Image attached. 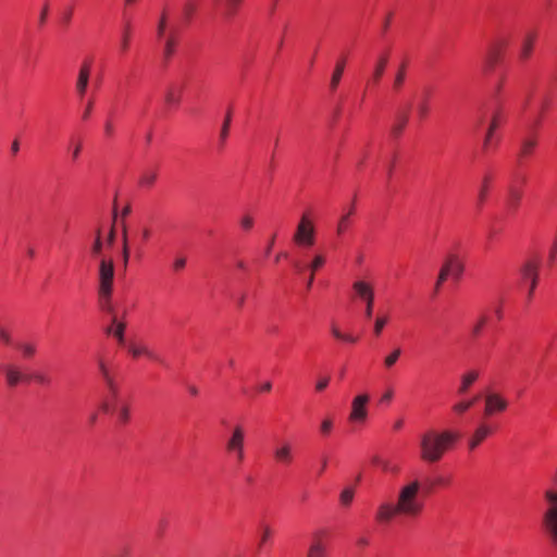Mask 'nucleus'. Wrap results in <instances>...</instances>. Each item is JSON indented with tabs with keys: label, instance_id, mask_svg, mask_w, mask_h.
<instances>
[{
	"label": "nucleus",
	"instance_id": "12",
	"mask_svg": "<svg viewBox=\"0 0 557 557\" xmlns=\"http://www.w3.org/2000/svg\"><path fill=\"white\" fill-rule=\"evenodd\" d=\"M508 407V401L499 394L493 393L485 396V409L486 416H492L495 412L505 411Z\"/></svg>",
	"mask_w": 557,
	"mask_h": 557
},
{
	"label": "nucleus",
	"instance_id": "15",
	"mask_svg": "<svg viewBox=\"0 0 557 557\" xmlns=\"http://www.w3.org/2000/svg\"><path fill=\"white\" fill-rule=\"evenodd\" d=\"M98 370L109 393L111 394L112 397H115L117 395V385L114 381L111 370L109 369L103 359H99Z\"/></svg>",
	"mask_w": 557,
	"mask_h": 557
},
{
	"label": "nucleus",
	"instance_id": "39",
	"mask_svg": "<svg viewBox=\"0 0 557 557\" xmlns=\"http://www.w3.org/2000/svg\"><path fill=\"white\" fill-rule=\"evenodd\" d=\"M129 37H131V28L129 25H126L120 40V50L122 53H125L129 47Z\"/></svg>",
	"mask_w": 557,
	"mask_h": 557
},
{
	"label": "nucleus",
	"instance_id": "52",
	"mask_svg": "<svg viewBox=\"0 0 557 557\" xmlns=\"http://www.w3.org/2000/svg\"><path fill=\"white\" fill-rule=\"evenodd\" d=\"M417 112H418V115H419L420 119H425L428 116V114H429V106H428V102L425 100L418 103Z\"/></svg>",
	"mask_w": 557,
	"mask_h": 557
},
{
	"label": "nucleus",
	"instance_id": "59",
	"mask_svg": "<svg viewBox=\"0 0 557 557\" xmlns=\"http://www.w3.org/2000/svg\"><path fill=\"white\" fill-rule=\"evenodd\" d=\"M329 383H330V377L329 376H322V377H320L318 380V382L315 384V389L318 392H322V391H324L327 387Z\"/></svg>",
	"mask_w": 557,
	"mask_h": 557
},
{
	"label": "nucleus",
	"instance_id": "60",
	"mask_svg": "<svg viewBox=\"0 0 557 557\" xmlns=\"http://www.w3.org/2000/svg\"><path fill=\"white\" fill-rule=\"evenodd\" d=\"M253 225V219L250 216V215H245L240 220V226L246 230V231H249Z\"/></svg>",
	"mask_w": 557,
	"mask_h": 557
},
{
	"label": "nucleus",
	"instance_id": "43",
	"mask_svg": "<svg viewBox=\"0 0 557 557\" xmlns=\"http://www.w3.org/2000/svg\"><path fill=\"white\" fill-rule=\"evenodd\" d=\"M196 3L194 0H186L183 4V15L188 21L196 11Z\"/></svg>",
	"mask_w": 557,
	"mask_h": 557
},
{
	"label": "nucleus",
	"instance_id": "47",
	"mask_svg": "<svg viewBox=\"0 0 557 557\" xmlns=\"http://www.w3.org/2000/svg\"><path fill=\"white\" fill-rule=\"evenodd\" d=\"M486 322H487L486 315L480 317L472 327V334L474 336H479L481 334L484 325L486 324Z\"/></svg>",
	"mask_w": 557,
	"mask_h": 557
},
{
	"label": "nucleus",
	"instance_id": "29",
	"mask_svg": "<svg viewBox=\"0 0 557 557\" xmlns=\"http://www.w3.org/2000/svg\"><path fill=\"white\" fill-rule=\"evenodd\" d=\"M98 296L100 308L103 311L109 312L112 317L113 314H116L111 302L112 293H103L102 290H98Z\"/></svg>",
	"mask_w": 557,
	"mask_h": 557
},
{
	"label": "nucleus",
	"instance_id": "48",
	"mask_svg": "<svg viewBox=\"0 0 557 557\" xmlns=\"http://www.w3.org/2000/svg\"><path fill=\"white\" fill-rule=\"evenodd\" d=\"M230 124H231V115L227 114L224 120V123L222 125L221 132H220V139H221L222 144L226 140V138L228 136Z\"/></svg>",
	"mask_w": 557,
	"mask_h": 557
},
{
	"label": "nucleus",
	"instance_id": "22",
	"mask_svg": "<svg viewBox=\"0 0 557 557\" xmlns=\"http://www.w3.org/2000/svg\"><path fill=\"white\" fill-rule=\"evenodd\" d=\"M491 433L492 429L487 424H480L469 440V448H476Z\"/></svg>",
	"mask_w": 557,
	"mask_h": 557
},
{
	"label": "nucleus",
	"instance_id": "56",
	"mask_svg": "<svg viewBox=\"0 0 557 557\" xmlns=\"http://www.w3.org/2000/svg\"><path fill=\"white\" fill-rule=\"evenodd\" d=\"M240 2H242V0H226L225 1L226 13L228 15L234 14Z\"/></svg>",
	"mask_w": 557,
	"mask_h": 557
},
{
	"label": "nucleus",
	"instance_id": "40",
	"mask_svg": "<svg viewBox=\"0 0 557 557\" xmlns=\"http://www.w3.org/2000/svg\"><path fill=\"white\" fill-rule=\"evenodd\" d=\"M536 146V139L532 137L524 138L521 144V153L528 156Z\"/></svg>",
	"mask_w": 557,
	"mask_h": 557
},
{
	"label": "nucleus",
	"instance_id": "55",
	"mask_svg": "<svg viewBox=\"0 0 557 557\" xmlns=\"http://www.w3.org/2000/svg\"><path fill=\"white\" fill-rule=\"evenodd\" d=\"M0 342L5 345H10L12 342L10 332L2 325H0Z\"/></svg>",
	"mask_w": 557,
	"mask_h": 557
},
{
	"label": "nucleus",
	"instance_id": "57",
	"mask_svg": "<svg viewBox=\"0 0 557 557\" xmlns=\"http://www.w3.org/2000/svg\"><path fill=\"white\" fill-rule=\"evenodd\" d=\"M364 317L366 319H372L373 317V307H374V299L364 300Z\"/></svg>",
	"mask_w": 557,
	"mask_h": 557
},
{
	"label": "nucleus",
	"instance_id": "19",
	"mask_svg": "<svg viewBox=\"0 0 557 557\" xmlns=\"http://www.w3.org/2000/svg\"><path fill=\"white\" fill-rule=\"evenodd\" d=\"M112 398L115 401L112 411L116 416L117 422L120 424H126L131 418L129 406L126 403L119 400L117 395Z\"/></svg>",
	"mask_w": 557,
	"mask_h": 557
},
{
	"label": "nucleus",
	"instance_id": "58",
	"mask_svg": "<svg viewBox=\"0 0 557 557\" xmlns=\"http://www.w3.org/2000/svg\"><path fill=\"white\" fill-rule=\"evenodd\" d=\"M165 101L169 104L176 106L180 102V97L176 96L172 89H170L165 95Z\"/></svg>",
	"mask_w": 557,
	"mask_h": 557
},
{
	"label": "nucleus",
	"instance_id": "8",
	"mask_svg": "<svg viewBox=\"0 0 557 557\" xmlns=\"http://www.w3.org/2000/svg\"><path fill=\"white\" fill-rule=\"evenodd\" d=\"M91 70H92V61L91 60H84L79 64L76 79H75V94L77 98L83 101L90 82L91 76Z\"/></svg>",
	"mask_w": 557,
	"mask_h": 557
},
{
	"label": "nucleus",
	"instance_id": "5",
	"mask_svg": "<svg viewBox=\"0 0 557 557\" xmlns=\"http://www.w3.org/2000/svg\"><path fill=\"white\" fill-rule=\"evenodd\" d=\"M115 268L111 258H100L98 264V290L113 293Z\"/></svg>",
	"mask_w": 557,
	"mask_h": 557
},
{
	"label": "nucleus",
	"instance_id": "7",
	"mask_svg": "<svg viewBox=\"0 0 557 557\" xmlns=\"http://www.w3.org/2000/svg\"><path fill=\"white\" fill-rule=\"evenodd\" d=\"M540 263L534 260L525 261L520 270V285L529 286L528 297L531 298L539 281Z\"/></svg>",
	"mask_w": 557,
	"mask_h": 557
},
{
	"label": "nucleus",
	"instance_id": "54",
	"mask_svg": "<svg viewBox=\"0 0 557 557\" xmlns=\"http://www.w3.org/2000/svg\"><path fill=\"white\" fill-rule=\"evenodd\" d=\"M487 189H488L487 180L485 178L482 186L480 187L479 195H478L479 206H481L484 202L486 195H487Z\"/></svg>",
	"mask_w": 557,
	"mask_h": 557
},
{
	"label": "nucleus",
	"instance_id": "24",
	"mask_svg": "<svg viewBox=\"0 0 557 557\" xmlns=\"http://www.w3.org/2000/svg\"><path fill=\"white\" fill-rule=\"evenodd\" d=\"M324 263H325V257L322 253H315L313 256L312 261L308 264L310 274L307 280V289L311 288V286L313 284L315 271H318L320 268H322L324 265Z\"/></svg>",
	"mask_w": 557,
	"mask_h": 557
},
{
	"label": "nucleus",
	"instance_id": "10",
	"mask_svg": "<svg viewBox=\"0 0 557 557\" xmlns=\"http://www.w3.org/2000/svg\"><path fill=\"white\" fill-rule=\"evenodd\" d=\"M325 530H318L313 533L307 557H326L327 549L326 545L323 543V536H325Z\"/></svg>",
	"mask_w": 557,
	"mask_h": 557
},
{
	"label": "nucleus",
	"instance_id": "32",
	"mask_svg": "<svg viewBox=\"0 0 557 557\" xmlns=\"http://www.w3.org/2000/svg\"><path fill=\"white\" fill-rule=\"evenodd\" d=\"M355 498V488L352 486L345 487L339 494V504L347 508L351 505Z\"/></svg>",
	"mask_w": 557,
	"mask_h": 557
},
{
	"label": "nucleus",
	"instance_id": "64",
	"mask_svg": "<svg viewBox=\"0 0 557 557\" xmlns=\"http://www.w3.org/2000/svg\"><path fill=\"white\" fill-rule=\"evenodd\" d=\"M47 15H48V5H45L39 15V24L40 25H44L46 23Z\"/></svg>",
	"mask_w": 557,
	"mask_h": 557
},
{
	"label": "nucleus",
	"instance_id": "6",
	"mask_svg": "<svg viewBox=\"0 0 557 557\" xmlns=\"http://www.w3.org/2000/svg\"><path fill=\"white\" fill-rule=\"evenodd\" d=\"M370 396L367 393L356 395L350 404L348 421L352 424L361 425L368 419V404Z\"/></svg>",
	"mask_w": 557,
	"mask_h": 557
},
{
	"label": "nucleus",
	"instance_id": "4",
	"mask_svg": "<svg viewBox=\"0 0 557 557\" xmlns=\"http://www.w3.org/2000/svg\"><path fill=\"white\" fill-rule=\"evenodd\" d=\"M293 242L298 247L308 248L315 243V225L307 213H304L296 226Z\"/></svg>",
	"mask_w": 557,
	"mask_h": 557
},
{
	"label": "nucleus",
	"instance_id": "2",
	"mask_svg": "<svg viewBox=\"0 0 557 557\" xmlns=\"http://www.w3.org/2000/svg\"><path fill=\"white\" fill-rule=\"evenodd\" d=\"M420 483L411 481L404 485L398 493L396 505L400 516L417 517L423 509V502L419 497Z\"/></svg>",
	"mask_w": 557,
	"mask_h": 557
},
{
	"label": "nucleus",
	"instance_id": "3",
	"mask_svg": "<svg viewBox=\"0 0 557 557\" xmlns=\"http://www.w3.org/2000/svg\"><path fill=\"white\" fill-rule=\"evenodd\" d=\"M246 430L242 424H235L225 442V450L240 463L245 459Z\"/></svg>",
	"mask_w": 557,
	"mask_h": 557
},
{
	"label": "nucleus",
	"instance_id": "33",
	"mask_svg": "<svg viewBox=\"0 0 557 557\" xmlns=\"http://www.w3.org/2000/svg\"><path fill=\"white\" fill-rule=\"evenodd\" d=\"M406 78V63H401L395 74L394 82H393V88L394 90L398 91L404 85Z\"/></svg>",
	"mask_w": 557,
	"mask_h": 557
},
{
	"label": "nucleus",
	"instance_id": "51",
	"mask_svg": "<svg viewBox=\"0 0 557 557\" xmlns=\"http://www.w3.org/2000/svg\"><path fill=\"white\" fill-rule=\"evenodd\" d=\"M271 535H272L271 528L269 525H263L261 536H260L259 547L263 546L269 541Z\"/></svg>",
	"mask_w": 557,
	"mask_h": 557
},
{
	"label": "nucleus",
	"instance_id": "13",
	"mask_svg": "<svg viewBox=\"0 0 557 557\" xmlns=\"http://www.w3.org/2000/svg\"><path fill=\"white\" fill-rule=\"evenodd\" d=\"M126 322L117 318L116 314L111 317V323L104 330L107 335H112L120 345L125 344Z\"/></svg>",
	"mask_w": 557,
	"mask_h": 557
},
{
	"label": "nucleus",
	"instance_id": "63",
	"mask_svg": "<svg viewBox=\"0 0 557 557\" xmlns=\"http://www.w3.org/2000/svg\"><path fill=\"white\" fill-rule=\"evenodd\" d=\"M393 389H387L381 397V403H389L393 398Z\"/></svg>",
	"mask_w": 557,
	"mask_h": 557
},
{
	"label": "nucleus",
	"instance_id": "9",
	"mask_svg": "<svg viewBox=\"0 0 557 557\" xmlns=\"http://www.w3.org/2000/svg\"><path fill=\"white\" fill-rule=\"evenodd\" d=\"M396 516H400V511L396 504L382 503L375 512V521L381 524L389 523Z\"/></svg>",
	"mask_w": 557,
	"mask_h": 557
},
{
	"label": "nucleus",
	"instance_id": "25",
	"mask_svg": "<svg viewBox=\"0 0 557 557\" xmlns=\"http://www.w3.org/2000/svg\"><path fill=\"white\" fill-rule=\"evenodd\" d=\"M346 66V60L344 58L337 60L335 69L333 71L331 82H330V89L332 91H335L339 85V82L342 79L343 73L345 71Z\"/></svg>",
	"mask_w": 557,
	"mask_h": 557
},
{
	"label": "nucleus",
	"instance_id": "35",
	"mask_svg": "<svg viewBox=\"0 0 557 557\" xmlns=\"http://www.w3.org/2000/svg\"><path fill=\"white\" fill-rule=\"evenodd\" d=\"M499 125V117L497 114H495L492 119V122L488 126V129H487V133H486V136H485V139H484V148L487 149L492 143V138H493V134H494V131L498 127Z\"/></svg>",
	"mask_w": 557,
	"mask_h": 557
},
{
	"label": "nucleus",
	"instance_id": "26",
	"mask_svg": "<svg viewBox=\"0 0 557 557\" xmlns=\"http://www.w3.org/2000/svg\"><path fill=\"white\" fill-rule=\"evenodd\" d=\"M505 46H506V42H504V41H497L491 46L488 53H487V62L491 67L494 66L498 62L500 54H502V50Z\"/></svg>",
	"mask_w": 557,
	"mask_h": 557
},
{
	"label": "nucleus",
	"instance_id": "17",
	"mask_svg": "<svg viewBox=\"0 0 557 557\" xmlns=\"http://www.w3.org/2000/svg\"><path fill=\"white\" fill-rule=\"evenodd\" d=\"M444 263L450 273V277L458 281L465 271L463 262L458 258V256L449 255L445 259Z\"/></svg>",
	"mask_w": 557,
	"mask_h": 557
},
{
	"label": "nucleus",
	"instance_id": "37",
	"mask_svg": "<svg viewBox=\"0 0 557 557\" xmlns=\"http://www.w3.org/2000/svg\"><path fill=\"white\" fill-rule=\"evenodd\" d=\"M175 39L173 36H169L164 41V48H163V55L165 60H169L172 58L175 51Z\"/></svg>",
	"mask_w": 557,
	"mask_h": 557
},
{
	"label": "nucleus",
	"instance_id": "42",
	"mask_svg": "<svg viewBox=\"0 0 557 557\" xmlns=\"http://www.w3.org/2000/svg\"><path fill=\"white\" fill-rule=\"evenodd\" d=\"M18 349L25 358H32L36 354V345L32 343H22L18 345Z\"/></svg>",
	"mask_w": 557,
	"mask_h": 557
},
{
	"label": "nucleus",
	"instance_id": "61",
	"mask_svg": "<svg viewBox=\"0 0 557 557\" xmlns=\"http://www.w3.org/2000/svg\"><path fill=\"white\" fill-rule=\"evenodd\" d=\"M81 150H82V144L78 141L74 145L73 149H72V158L73 160H76L81 153Z\"/></svg>",
	"mask_w": 557,
	"mask_h": 557
},
{
	"label": "nucleus",
	"instance_id": "20",
	"mask_svg": "<svg viewBox=\"0 0 557 557\" xmlns=\"http://www.w3.org/2000/svg\"><path fill=\"white\" fill-rule=\"evenodd\" d=\"M535 40H536L535 32L529 30L525 33V35L522 39V42H521L520 54H519L521 60L525 61L531 57Z\"/></svg>",
	"mask_w": 557,
	"mask_h": 557
},
{
	"label": "nucleus",
	"instance_id": "27",
	"mask_svg": "<svg viewBox=\"0 0 557 557\" xmlns=\"http://www.w3.org/2000/svg\"><path fill=\"white\" fill-rule=\"evenodd\" d=\"M546 509L544 512H557V487L549 488L544 492Z\"/></svg>",
	"mask_w": 557,
	"mask_h": 557
},
{
	"label": "nucleus",
	"instance_id": "50",
	"mask_svg": "<svg viewBox=\"0 0 557 557\" xmlns=\"http://www.w3.org/2000/svg\"><path fill=\"white\" fill-rule=\"evenodd\" d=\"M471 408V404L470 403H466L465 400H461L457 404H455L453 406V410L458 413V414H462L465 413L466 411H468L469 409Z\"/></svg>",
	"mask_w": 557,
	"mask_h": 557
},
{
	"label": "nucleus",
	"instance_id": "53",
	"mask_svg": "<svg viewBox=\"0 0 557 557\" xmlns=\"http://www.w3.org/2000/svg\"><path fill=\"white\" fill-rule=\"evenodd\" d=\"M92 108H94V100L92 99H88L85 103V107H84V111H83V114H82V119L84 121H87L90 115H91V112H92Z\"/></svg>",
	"mask_w": 557,
	"mask_h": 557
},
{
	"label": "nucleus",
	"instance_id": "34",
	"mask_svg": "<svg viewBox=\"0 0 557 557\" xmlns=\"http://www.w3.org/2000/svg\"><path fill=\"white\" fill-rule=\"evenodd\" d=\"M7 382L10 386H15L22 379L20 371L14 367H9L5 370Z\"/></svg>",
	"mask_w": 557,
	"mask_h": 557
},
{
	"label": "nucleus",
	"instance_id": "45",
	"mask_svg": "<svg viewBox=\"0 0 557 557\" xmlns=\"http://www.w3.org/2000/svg\"><path fill=\"white\" fill-rule=\"evenodd\" d=\"M187 264V258L183 255H177L172 262V269L174 272H180L185 269Z\"/></svg>",
	"mask_w": 557,
	"mask_h": 557
},
{
	"label": "nucleus",
	"instance_id": "1",
	"mask_svg": "<svg viewBox=\"0 0 557 557\" xmlns=\"http://www.w3.org/2000/svg\"><path fill=\"white\" fill-rule=\"evenodd\" d=\"M458 436L450 431L429 430L419 436V458L429 465L440 462L454 446Z\"/></svg>",
	"mask_w": 557,
	"mask_h": 557
},
{
	"label": "nucleus",
	"instance_id": "44",
	"mask_svg": "<svg viewBox=\"0 0 557 557\" xmlns=\"http://www.w3.org/2000/svg\"><path fill=\"white\" fill-rule=\"evenodd\" d=\"M122 258L124 267L127 265L129 260V247H128V239H127V232L126 228H123V248H122Z\"/></svg>",
	"mask_w": 557,
	"mask_h": 557
},
{
	"label": "nucleus",
	"instance_id": "30",
	"mask_svg": "<svg viewBox=\"0 0 557 557\" xmlns=\"http://www.w3.org/2000/svg\"><path fill=\"white\" fill-rule=\"evenodd\" d=\"M389 321V317L386 313L376 314L373 323V334L374 336H381L384 327L387 325Z\"/></svg>",
	"mask_w": 557,
	"mask_h": 557
},
{
	"label": "nucleus",
	"instance_id": "11",
	"mask_svg": "<svg viewBox=\"0 0 557 557\" xmlns=\"http://www.w3.org/2000/svg\"><path fill=\"white\" fill-rule=\"evenodd\" d=\"M274 460L283 466H288L294 460V449L289 442H281L273 450Z\"/></svg>",
	"mask_w": 557,
	"mask_h": 557
},
{
	"label": "nucleus",
	"instance_id": "23",
	"mask_svg": "<svg viewBox=\"0 0 557 557\" xmlns=\"http://www.w3.org/2000/svg\"><path fill=\"white\" fill-rule=\"evenodd\" d=\"M103 246H104V238H103L102 230H101V227H98L95 232V239L90 247L91 257L96 258L98 260H100V258H104L102 256Z\"/></svg>",
	"mask_w": 557,
	"mask_h": 557
},
{
	"label": "nucleus",
	"instance_id": "36",
	"mask_svg": "<svg viewBox=\"0 0 557 557\" xmlns=\"http://www.w3.org/2000/svg\"><path fill=\"white\" fill-rule=\"evenodd\" d=\"M157 180V173L154 171H145L139 180V184L144 187H151Z\"/></svg>",
	"mask_w": 557,
	"mask_h": 557
},
{
	"label": "nucleus",
	"instance_id": "41",
	"mask_svg": "<svg viewBox=\"0 0 557 557\" xmlns=\"http://www.w3.org/2000/svg\"><path fill=\"white\" fill-rule=\"evenodd\" d=\"M407 122H408L407 114H403L401 116H399L397 122L392 127L393 135L398 136L405 128Z\"/></svg>",
	"mask_w": 557,
	"mask_h": 557
},
{
	"label": "nucleus",
	"instance_id": "21",
	"mask_svg": "<svg viewBox=\"0 0 557 557\" xmlns=\"http://www.w3.org/2000/svg\"><path fill=\"white\" fill-rule=\"evenodd\" d=\"M480 372L479 370L472 369L463 373L460 377V384L458 387V394H466L469 388L473 385V383L479 379Z\"/></svg>",
	"mask_w": 557,
	"mask_h": 557
},
{
	"label": "nucleus",
	"instance_id": "38",
	"mask_svg": "<svg viewBox=\"0 0 557 557\" xmlns=\"http://www.w3.org/2000/svg\"><path fill=\"white\" fill-rule=\"evenodd\" d=\"M400 355H401V349L400 348H395L392 352H389L384 358V366H385V368L391 369L397 362V360L399 359Z\"/></svg>",
	"mask_w": 557,
	"mask_h": 557
},
{
	"label": "nucleus",
	"instance_id": "28",
	"mask_svg": "<svg viewBox=\"0 0 557 557\" xmlns=\"http://www.w3.org/2000/svg\"><path fill=\"white\" fill-rule=\"evenodd\" d=\"M354 210H355V207H354V205H351L349 210L339 218L337 225H336V233L338 236H342L348 228L350 216L354 214Z\"/></svg>",
	"mask_w": 557,
	"mask_h": 557
},
{
	"label": "nucleus",
	"instance_id": "62",
	"mask_svg": "<svg viewBox=\"0 0 557 557\" xmlns=\"http://www.w3.org/2000/svg\"><path fill=\"white\" fill-rule=\"evenodd\" d=\"M331 332L336 339L342 341V338L344 337V333L341 332V330L336 325H332Z\"/></svg>",
	"mask_w": 557,
	"mask_h": 557
},
{
	"label": "nucleus",
	"instance_id": "31",
	"mask_svg": "<svg viewBox=\"0 0 557 557\" xmlns=\"http://www.w3.org/2000/svg\"><path fill=\"white\" fill-rule=\"evenodd\" d=\"M128 351L134 358H138L140 356H146L153 360L158 359L157 356L150 349H148L146 346L131 345V346H128Z\"/></svg>",
	"mask_w": 557,
	"mask_h": 557
},
{
	"label": "nucleus",
	"instance_id": "18",
	"mask_svg": "<svg viewBox=\"0 0 557 557\" xmlns=\"http://www.w3.org/2000/svg\"><path fill=\"white\" fill-rule=\"evenodd\" d=\"M388 60H389V53L386 51V52H383V53H380L375 60V63H374V67H373V72H372V83L374 85L379 84V82L381 81L384 72H385V69L388 64Z\"/></svg>",
	"mask_w": 557,
	"mask_h": 557
},
{
	"label": "nucleus",
	"instance_id": "14",
	"mask_svg": "<svg viewBox=\"0 0 557 557\" xmlns=\"http://www.w3.org/2000/svg\"><path fill=\"white\" fill-rule=\"evenodd\" d=\"M542 524L550 542L557 545V511L543 512Z\"/></svg>",
	"mask_w": 557,
	"mask_h": 557
},
{
	"label": "nucleus",
	"instance_id": "16",
	"mask_svg": "<svg viewBox=\"0 0 557 557\" xmlns=\"http://www.w3.org/2000/svg\"><path fill=\"white\" fill-rule=\"evenodd\" d=\"M355 295L360 300H370L375 298L374 287L371 283L364 280H357L352 283Z\"/></svg>",
	"mask_w": 557,
	"mask_h": 557
},
{
	"label": "nucleus",
	"instance_id": "49",
	"mask_svg": "<svg viewBox=\"0 0 557 557\" xmlns=\"http://www.w3.org/2000/svg\"><path fill=\"white\" fill-rule=\"evenodd\" d=\"M166 28V14L163 12L159 18L158 27H157V34L158 37L161 38L164 36Z\"/></svg>",
	"mask_w": 557,
	"mask_h": 557
},
{
	"label": "nucleus",
	"instance_id": "46",
	"mask_svg": "<svg viewBox=\"0 0 557 557\" xmlns=\"http://www.w3.org/2000/svg\"><path fill=\"white\" fill-rule=\"evenodd\" d=\"M333 430V420L331 418H324L320 424V432L322 435H329Z\"/></svg>",
	"mask_w": 557,
	"mask_h": 557
}]
</instances>
